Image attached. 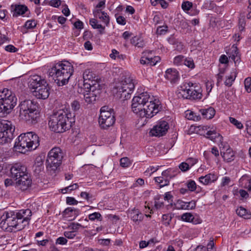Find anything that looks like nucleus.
Here are the masks:
<instances>
[{"label": "nucleus", "mask_w": 251, "mask_h": 251, "mask_svg": "<svg viewBox=\"0 0 251 251\" xmlns=\"http://www.w3.org/2000/svg\"><path fill=\"white\" fill-rule=\"evenodd\" d=\"M218 178L216 175L213 174H209L205 176H201L199 178V181L201 183L204 185H207L209 183L216 181Z\"/></svg>", "instance_id": "c85d7f7f"}, {"label": "nucleus", "mask_w": 251, "mask_h": 251, "mask_svg": "<svg viewBox=\"0 0 251 251\" xmlns=\"http://www.w3.org/2000/svg\"><path fill=\"white\" fill-rule=\"evenodd\" d=\"M135 86V80L129 73L121 74L119 80L115 82L112 90L114 96L118 99L126 100L130 98Z\"/></svg>", "instance_id": "20e7f679"}, {"label": "nucleus", "mask_w": 251, "mask_h": 251, "mask_svg": "<svg viewBox=\"0 0 251 251\" xmlns=\"http://www.w3.org/2000/svg\"><path fill=\"white\" fill-rule=\"evenodd\" d=\"M10 173L11 177L15 180H17L22 176L23 177V176H24L28 174L25 166L18 163L14 164L11 167Z\"/></svg>", "instance_id": "2eb2a0df"}, {"label": "nucleus", "mask_w": 251, "mask_h": 251, "mask_svg": "<svg viewBox=\"0 0 251 251\" xmlns=\"http://www.w3.org/2000/svg\"><path fill=\"white\" fill-rule=\"evenodd\" d=\"M205 137L214 142H222L223 140V137L215 130L207 131Z\"/></svg>", "instance_id": "cd10ccee"}, {"label": "nucleus", "mask_w": 251, "mask_h": 251, "mask_svg": "<svg viewBox=\"0 0 251 251\" xmlns=\"http://www.w3.org/2000/svg\"><path fill=\"white\" fill-rule=\"evenodd\" d=\"M108 107L103 106L100 110V115L99 118V123L100 127L107 129L113 126L115 122V117L113 110H108Z\"/></svg>", "instance_id": "9d476101"}, {"label": "nucleus", "mask_w": 251, "mask_h": 251, "mask_svg": "<svg viewBox=\"0 0 251 251\" xmlns=\"http://www.w3.org/2000/svg\"><path fill=\"white\" fill-rule=\"evenodd\" d=\"M131 43L135 47L142 48L145 46V43L143 38L138 36H134L131 39Z\"/></svg>", "instance_id": "e433bc0d"}, {"label": "nucleus", "mask_w": 251, "mask_h": 251, "mask_svg": "<svg viewBox=\"0 0 251 251\" xmlns=\"http://www.w3.org/2000/svg\"><path fill=\"white\" fill-rule=\"evenodd\" d=\"M67 243V240L63 237H60L56 239V244L60 245H65Z\"/></svg>", "instance_id": "0e129e2a"}, {"label": "nucleus", "mask_w": 251, "mask_h": 251, "mask_svg": "<svg viewBox=\"0 0 251 251\" xmlns=\"http://www.w3.org/2000/svg\"><path fill=\"white\" fill-rule=\"evenodd\" d=\"M94 16L96 18H99L106 25L109 24V18L107 14L101 9H95L93 12Z\"/></svg>", "instance_id": "a878e982"}, {"label": "nucleus", "mask_w": 251, "mask_h": 251, "mask_svg": "<svg viewBox=\"0 0 251 251\" xmlns=\"http://www.w3.org/2000/svg\"><path fill=\"white\" fill-rule=\"evenodd\" d=\"M116 18V21L118 24L121 25H125L126 24V19L122 16H117L115 15Z\"/></svg>", "instance_id": "13d9d810"}, {"label": "nucleus", "mask_w": 251, "mask_h": 251, "mask_svg": "<svg viewBox=\"0 0 251 251\" xmlns=\"http://www.w3.org/2000/svg\"><path fill=\"white\" fill-rule=\"evenodd\" d=\"M169 128L168 123L165 121H162L154 126L150 133L153 136H162L167 133Z\"/></svg>", "instance_id": "4468645a"}, {"label": "nucleus", "mask_w": 251, "mask_h": 251, "mask_svg": "<svg viewBox=\"0 0 251 251\" xmlns=\"http://www.w3.org/2000/svg\"><path fill=\"white\" fill-rule=\"evenodd\" d=\"M187 186L190 191H194L197 188L196 183L193 180H189L186 183Z\"/></svg>", "instance_id": "de8ad7c7"}, {"label": "nucleus", "mask_w": 251, "mask_h": 251, "mask_svg": "<svg viewBox=\"0 0 251 251\" xmlns=\"http://www.w3.org/2000/svg\"><path fill=\"white\" fill-rule=\"evenodd\" d=\"M130 164V161L127 157H123L120 159V165L124 168L128 167Z\"/></svg>", "instance_id": "49530a36"}, {"label": "nucleus", "mask_w": 251, "mask_h": 251, "mask_svg": "<svg viewBox=\"0 0 251 251\" xmlns=\"http://www.w3.org/2000/svg\"><path fill=\"white\" fill-rule=\"evenodd\" d=\"M161 108L162 106L160 102L156 100H153V98L151 97V100L149 101L139 115L142 118H151L158 113Z\"/></svg>", "instance_id": "f8f14e48"}, {"label": "nucleus", "mask_w": 251, "mask_h": 251, "mask_svg": "<svg viewBox=\"0 0 251 251\" xmlns=\"http://www.w3.org/2000/svg\"><path fill=\"white\" fill-rule=\"evenodd\" d=\"M172 217L171 214H166L162 215V222L166 226L170 225V222L172 220Z\"/></svg>", "instance_id": "37998d69"}, {"label": "nucleus", "mask_w": 251, "mask_h": 251, "mask_svg": "<svg viewBox=\"0 0 251 251\" xmlns=\"http://www.w3.org/2000/svg\"><path fill=\"white\" fill-rule=\"evenodd\" d=\"M181 220L187 222H191L193 224H199L201 223V220L197 216H194L191 213H185L181 215Z\"/></svg>", "instance_id": "b1692460"}, {"label": "nucleus", "mask_w": 251, "mask_h": 251, "mask_svg": "<svg viewBox=\"0 0 251 251\" xmlns=\"http://www.w3.org/2000/svg\"><path fill=\"white\" fill-rule=\"evenodd\" d=\"M185 57L179 55L176 56L174 59V64L176 66H182L185 62Z\"/></svg>", "instance_id": "a19ab883"}, {"label": "nucleus", "mask_w": 251, "mask_h": 251, "mask_svg": "<svg viewBox=\"0 0 251 251\" xmlns=\"http://www.w3.org/2000/svg\"><path fill=\"white\" fill-rule=\"evenodd\" d=\"M128 215L137 224H139L143 219L142 213L137 209L134 208L129 211Z\"/></svg>", "instance_id": "5701e85b"}, {"label": "nucleus", "mask_w": 251, "mask_h": 251, "mask_svg": "<svg viewBox=\"0 0 251 251\" xmlns=\"http://www.w3.org/2000/svg\"><path fill=\"white\" fill-rule=\"evenodd\" d=\"M186 162L189 165V167L191 168L197 163V160L193 158H189L186 160Z\"/></svg>", "instance_id": "052dcab7"}, {"label": "nucleus", "mask_w": 251, "mask_h": 251, "mask_svg": "<svg viewBox=\"0 0 251 251\" xmlns=\"http://www.w3.org/2000/svg\"><path fill=\"white\" fill-rule=\"evenodd\" d=\"M5 50L10 52H15L17 51V49L12 45H9L5 47Z\"/></svg>", "instance_id": "680f3d73"}, {"label": "nucleus", "mask_w": 251, "mask_h": 251, "mask_svg": "<svg viewBox=\"0 0 251 251\" xmlns=\"http://www.w3.org/2000/svg\"><path fill=\"white\" fill-rule=\"evenodd\" d=\"M89 219L91 221H94L95 220H98L99 221L102 220V217L101 214L99 212H94L90 214L88 216Z\"/></svg>", "instance_id": "c03bdc74"}, {"label": "nucleus", "mask_w": 251, "mask_h": 251, "mask_svg": "<svg viewBox=\"0 0 251 251\" xmlns=\"http://www.w3.org/2000/svg\"><path fill=\"white\" fill-rule=\"evenodd\" d=\"M152 52V50H146L143 52L144 56L141 57L140 60L141 64L154 66L160 60V57L158 56H151V55Z\"/></svg>", "instance_id": "dca6fc26"}, {"label": "nucleus", "mask_w": 251, "mask_h": 251, "mask_svg": "<svg viewBox=\"0 0 251 251\" xmlns=\"http://www.w3.org/2000/svg\"><path fill=\"white\" fill-rule=\"evenodd\" d=\"M151 97L147 92H143L134 97L132 100L131 108L133 112L139 114L144 107L151 100Z\"/></svg>", "instance_id": "ddd939ff"}, {"label": "nucleus", "mask_w": 251, "mask_h": 251, "mask_svg": "<svg viewBox=\"0 0 251 251\" xmlns=\"http://www.w3.org/2000/svg\"><path fill=\"white\" fill-rule=\"evenodd\" d=\"M168 27L167 26H159L157 28V32L160 34H164L167 31Z\"/></svg>", "instance_id": "774afa93"}, {"label": "nucleus", "mask_w": 251, "mask_h": 251, "mask_svg": "<svg viewBox=\"0 0 251 251\" xmlns=\"http://www.w3.org/2000/svg\"><path fill=\"white\" fill-rule=\"evenodd\" d=\"M229 121L231 123L235 125L238 128L241 129L243 128V125L242 123L234 118L230 117Z\"/></svg>", "instance_id": "864d4df0"}, {"label": "nucleus", "mask_w": 251, "mask_h": 251, "mask_svg": "<svg viewBox=\"0 0 251 251\" xmlns=\"http://www.w3.org/2000/svg\"><path fill=\"white\" fill-rule=\"evenodd\" d=\"M193 6V3L189 1H184L182 3L181 7L184 11H189Z\"/></svg>", "instance_id": "8fccbe9b"}, {"label": "nucleus", "mask_w": 251, "mask_h": 251, "mask_svg": "<svg viewBox=\"0 0 251 251\" xmlns=\"http://www.w3.org/2000/svg\"><path fill=\"white\" fill-rule=\"evenodd\" d=\"M196 205V203L194 201L190 202H184L179 200L176 204V207L177 209L189 210L194 209Z\"/></svg>", "instance_id": "bb28decb"}, {"label": "nucleus", "mask_w": 251, "mask_h": 251, "mask_svg": "<svg viewBox=\"0 0 251 251\" xmlns=\"http://www.w3.org/2000/svg\"><path fill=\"white\" fill-rule=\"evenodd\" d=\"M165 77L171 82L175 83L179 79V74L176 69L170 68L166 70Z\"/></svg>", "instance_id": "393cba45"}, {"label": "nucleus", "mask_w": 251, "mask_h": 251, "mask_svg": "<svg viewBox=\"0 0 251 251\" xmlns=\"http://www.w3.org/2000/svg\"><path fill=\"white\" fill-rule=\"evenodd\" d=\"M154 179L156 182L159 184L160 188L168 185L170 182L169 179L164 177L163 176L155 177Z\"/></svg>", "instance_id": "4c0bfd02"}, {"label": "nucleus", "mask_w": 251, "mask_h": 251, "mask_svg": "<svg viewBox=\"0 0 251 251\" xmlns=\"http://www.w3.org/2000/svg\"><path fill=\"white\" fill-rule=\"evenodd\" d=\"M237 73L235 69H232L230 74L226 76V79L225 81V84L227 87H230L233 82L234 81L236 76Z\"/></svg>", "instance_id": "7c9ffc66"}, {"label": "nucleus", "mask_w": 251, "mask_h": 251, "mask_svg": "<svg viewBox=\"0 0 251 251\" xmlns=\"http://www.w3.org/2000/svg\"><path fill=\"white\" fill-rule=\"evenodd\" d=\"M16 185L17 187L23 191L26 190L30 187L32 183V180L28 174H26L23 177L15 180Z\"/></svg>", "instance_id": "aec40b11"}, {"label": "nucleus", "mask_w": 251, "mask_h": 251, "mask_svg": "<svg viewBox=\"0 0 251 251\" xmlns=\"http://www.w3.org/2000/svg\"><path fill=\"white\" fill-rule=\"evenodd\" d=\"M66 202L70 205H75L77 203V201L73 197H67L66 199Z\"/></svg>", "instance_id": "e2e57ef3"}, {"label": "nucleus", "mask_w": 251, "mask_h": 251, "mask_svg": "<svg viewBox=\"0 0 251 251\" xmlns=\"http://www.w3.org/2000/svg\"><path fill=\"white\" fill-rule=\"evenodd\" d=\"M95 86H91V84H89V89L88 93L84 94V99L85 101L88 103H92L96 100V98L99 96L100 90H95Z\"/></svg>", "instance_id": "a211bd4d"}, {"label": "nucleus", "mask_w": 251, "mask_h": 251, "mask_svg": "<svg viewBox=\"0 0 251 251\" xmlns=\"http://www.w3.org/2000/svg\"><path fill=\"white\" fill-rule=\"evenodd\" d=\"M202 90L196 83L185 82L180 86L177 96L179 98L198 100L202 98Z\"/></svg>", "instance_id": "0eeeda50"}, {"label": "nucleus", "mask_w": 251, "mask_h": 251, "mask_svg": "<svg viewBox=\"0 0 251 251\" xmlns=\"http://www.w3.org/2000/svg\"><path fill=\"white\" fill-rule=\"evenodd\" d=\"M236 213L238 216L245 219H250L251 218V213L248 212L246 209L242 206H240L236 209Z\"/></svg>", "instance_id": "72a5a7b5"}, {"label": "nucleus", "mask_w": 251, "mask_h": 251, "mask_svg": "<svg viewBox=\"0 0 251 251\" xmlns=\"http://www.w3.org/2000/svg\"><path fill=\"white\" fill-rule=\"evenodd\" d=\"M185 117L188 120L196 121H199L201 119L200 115H197L195 113L190 110H187L185 112Z\"/></svg>", "instance_id": "ea45409f"}, {"label": "nucleus", "mask_w": 251, "mask_h": 251, "mask_svg": "<svg viewBox=\"0 0 251 251\" xmlns=\"http://www.w3.org/2000/svg\"><path fill=\"white\" fill-rule=\"evenodd\" d=\"M48 72L49 76L51 77L58 86H63L68 83L73 75L74 67L71 63L64 61L54 64L48 70Z\"/></svg>", "instance_id": "7ed1b4c3"}, {"label": "nucleus", "mask_w": 251, "mask_h": 251, "mask_svg": "<svg viewBox=\"0 0 251 251\" xmlns=\"http://www.w3.org/2000/svg\"><path fill=\"white\" fill-rule=\"evenodd\" d=\"M245 87L247 92H251V77H247L244 81Z\"/></svg>", "instance_id": "09e8293b"}, {"label": "nucleus", "mask_w": 251, "mask_h": 251, "mask_svg": "<svg viewBox=\"0 0 251 251\" xmlns=\"http://www.w3.org/2000/svg\"><path fill=\"white\" fill-rule=\"evenodd\" d=\"M69 227L76 232L79 228L81 227L82 228H84L85 226H84L78 223H73L69 226Z\"/></svg>", "instance_id": "3c124183"}, {"label": "nucleus", "mask_w": 251, "mask_h": 251, "mask_svg": "<svg viewBox=\"0 0 251 251\" xmlns=\"http://www.w3.org/2000/svg\"><path fill=\"white\" fill-rule=\"evenodd\" d=\"M74 115L66 111L60 109L50 117L49 126L50 129L57 133H62L69 130L75 123Z\"/></svg>", "instance_id": "f03ea898"}, {"label": "nucleus", "mask_w": 251, "mask_h": 251, "mask_svg": "<svg viewBox=\"0 0 251 251\" xmlns=\"http://www.w3.org/2000/svg\"><path fill=\"white\" fill-rule=\"evenodd\" d=\"M45 79L38 75H33L30 76L28 79V86L30 89L36 90L40 86L47 84Z\"/></svg>", "instance_id": "f3484780"}, {"label": "nucleus", "mask_w": 251, "mask_h": 251, "mask_svg": "<svg viewBox=\"0 0 251 251\" xmlns=\"http://www.w3.org/2000/svg\"><path fill=\"white\" fill-rule=\"evenodd\" d=\"M64 153L58 147L52 148L48 153L46 160L47 168L51 174L55 173L61 165Z\"/></svg>", "instance_id": "1a4fd4ad"}, {"label": "nucleus", "mask_w": 251, "mask_h": 251, "mask_svg": "<svg viewBox=\"0 0 251 251\" xmlns=\"http://www.w3.org/2000/svg\"><path fill=\"white\" fill-rule=\"evenodd\" d=\"M225 74L224 70H220L219 74L217 75V85L219 86V84L221 82H222L223 80V78L224 77V75Z\"/></svg>", "instance_id": "6e6d98bb"}, {"label": "nucleus", "mask_w": 251, "mask_h": 251, "mask_svg": "<svg viewBox=\"0 0 251 251\" xmlns=\"http://www.w3.org/2000/svg\"><path fill=\"white\" fill-rule=\"evenodd\" d=\"M27 7L25 5H16L13 11V16L14 17H17L19 15H23L27 11Z\"/></svg>", "instance_id": "473e14b6"}, {"label": "nucleus", "mask_w": 251, "mask_h": 251, "mask_svg": "<svg viewBox=\"0 0 251 251\" xmlns=\"http://www.w3.org/2000/svg\"><path fill=\"white\" fill-rule=\"evenodd\" d=\"M31 215V211L29 209L5 212L0 217V227L7 231H12L13 228L22 230L28 224Z\"/></svg>", "instance_id": "f257e3e1"}, {"label": "nucleus", "mask_w": 251, "mask_h": 251, "mask_svg": "<svg viewBox=\"0 0 251 251\" xmlns=\"http://www.w3.org/2000/svg\"><path fill=\"white\" fill-rule=\"evenodd\" d=\"M64 235L68 239H73L75 236L76 233L73 230L72 231H66L64 232Z\"/></svg>", "instance_id": "5fc2aeb1"}, {"label": "nucleus", "mask_w": 251, "mask_h": 251, "mask_svg": "<svg viewBox=\"0 0 251 251\" xmlns=\"http://www.w3.org/2000/svg\"><path fill=\"white\" fill-rule=\"evenodd\" d=\"M39 146V138L33 132L21 134L17 138L14 148L15 151L25 153L26 151L34 150Z\"/></svg>", "instance_id": "423d86ee"}, {"label": "nucleus", "mask_w": 251, "mask_h": 251, "mask_svg": "<svg viewBox=\"0 0 251 251\" xmlns=\"http://www.w3.org/2000/svg\"><path fill=\"white\" fill-rule=\"evenodd\" d=\"M89 23L93 28L99 29V32L100 34H103L104 33L105 27L101 24H99L97 20L95 19H90Z\"/></svg>", "instance_id": "c9c22d12"}, {"label": "nucleus", "mask_w": 251, "mask_h": 251, "mask_svg": "<svg viewBox=\"0 0 251 251\" xmlns=\"http://www.w3.org/2000/svg\"><path fill=\"white\" fill-rule=\"evenodd\" d=\"M71 107L72 109L75 111L79 109L80 104L78 101L75 100L72 103Z\"/></svg>", "instance_id": "69168bd1"}, {"label": "nucleus", "mask_w": 251, "mask_h": 251, "mask_svg": "<svg viewBox=\"0 0 251 251\" xmlns=\"http://www.w3.org/2000/svg\"><path fill=\"white\" fill-rule=\"evenodd\" d=\"M171 171V169H167L162 173V176H163L164 177H166L167 179H169L170 180V179L172 178V176L170 174Z\"/></svg>", "instance_id": "bf43d9fd"}, {"label": "nucleus", "mask_w": 251, "mask_h": 251, "mask_svg": "<svg viewBox=\"0 0 251 251\" xmlns=\"http://www.w3.org/2000/svg\"><path fill=\"white\" fill-rule=\"evenodd\" d=\"M79 210L72 207H68L65 209L63 212V217L68 221L75 220L79 215Z\"/></svg>", "instance_id": "4be33fe9"}, {"label": "nucleus", "mask_w": 251, "mask_h": 251, "mask_svg": "<svg viewBox=\"0 0 251 251\" xmlns=\"http://www.w3.org/2000/svg\"><path fill=\"white\" fill-rule=\"evenodd\" d=\"M78 188V185L77 183H74L72 185H71L64 189L61 190V192L62 193L65 194L67 192V190L69 189L70 191H72L75 190Z\"/></svg>", "instance_id": "603ef678"}, {"label": "nucleus", "mask_w": 251, "mask_h": 251, "mask_svg": "<svg viewBox=\"0 0 251 251\" xmlns=\"http://www.w3.org/2000/svg\"><path fill=\"white\" fill-rule=\"evenodd\" d=\"M221 153L224 159L227 162H230L234 160V153L230 148L227 149L223 153L222 152Z\"/></svg>", "instance_id": "f704fd0d"}, {"label": "nucleus", "mask_w": 251, "mask_h": 251, "mask_svg": "<svg viewBox=\"0 0 251 251\" xmlns=\"http://www.w3.org/2000/svg\"><path fill=\"white\" fill-rule=\"evenodd\" d=\"M179 168L182 172H186L189 170L190 168L186 162H183L179 164Z\"/></svg>", "instance_id": "4d7b16f0"}, {"label": "nucleus", "mask_w": 251, "mask_h": 251, "mask_svg": "<svg viewBox=\"0 0 251 251\" xmlns=\"http://www.w3.org/2000/svg\"><path fill=\"white\" fill-rule=\"evenodd\" d=\"M219 61L222 64H226L228 62V59L226 55L223 54L220 56Z\"/></svg>", "instance_id": "338daca9"}, {"label": "nucleus", "mask_w": 251, "mask_h": 251, "mask_svg": "<svg viewBox=\"0 0 251 251\" xmlns=\"http://www.w3.org/2000/svg\"><path fill=\"white\" fill-rule=\"evenodd\" d=\"M183 65L187 66L190 69H193L195 67L193 59L190 57H185V62L183 63Z\"/></svg>", "instance_id": "79ce46f5"}, {"label": "nucleus", "mask_w": 251, "mask_h": 251, "mask_svg": "<svg viewBox=\"0 0 251 251\" xmlns=\"http://www.w3.org/2000/svg\"><path fill=\"white\" fill-rule=\"evenodd\" d=\"M37 25V22L34 20L27 21L25 24V27L27 29H32L34 28Z\"/></svg>", "instance_id": "a18cd8bd"}, {"label": "nucleus", "mask_w": 251, "mask_h": 251, "mask_svg": "<svg viewBox=\"0 0 251 251\" xmlns=\"http://www.w3.org/2000/svg\"><path fill=\"white\" fill-rule=\"evenodd\" d=\"M50 87L48 83L40 86L36 90L32 91L34 96L38 99L45 100L47 99L50 95Z\"/></svg>", "instance_id": "6ab92c4d"}, {"label": "nucleus", "mask_w": 251, "mask_h": 251, "mask_svg": "<svg viewBox=\"0 0 251 251\" xmlns=\"http://www.w3.org/2000/svg\"><path fill=\"white\" fill-rule=\"evenodd\" d=\"M95 75L89 69L86 70L83 74V78L84 81V86L85 88H88L89 84L91 86H95Z\"/></svg>", "instance_id": "412c9836"}, {"label": "nucleus", "mask_w": 251, "mask_h": 251, "mask_svg": "<svg viewBox=\"0 0 251 251\" xmlns=\"http://www.w3.org/2000/svg\"><path fill=\"white\" fill-rule=\"evenodd\" d=\"M229 58H231L235 64L240 59V55L239 54L238 49L235 45H233L231 47Z\"/></svg>", "instance_id": "2f4dec72"}, {"label": "nucleus", "mask_w": 251, "mask_h": 251, "mask_svg": "<svg viewBox=\"0 0 251 251\" xmlns=\"http://www.w3.org/2000/svg\"><path fill=\"white\" fill-rule=\"evenodd\" d=\"M200 112L203 117L207 119H212L215 114V110L212 107H209L207 108L201 109L200 110Z\"/></svg>", "instance_id": "c756f323"}, {"label": "nucleus", "mask_w": 251, "mask_h": 251, "mask_svg": "<svg viewBox=\"0 0 251 251\" xmlns=\"http://www.w3.org/2000/svg\"><path fill=\"white\" fill-rule=\"evenodd\" d=\"M17 99L11 91L4 89L0 92V114H7L16 105Z\"/></svg>", "instance_id": "6e6552de"}, {"label": "nucleus", "mask_w": 251, "mask_h": 251, "mask_svg": "<svg viewBox=\"0 0 251 251\" xmlns=\"http://www.w3.org/2000/svg\"><path fill=\"white\" fill-rule=\"evenodd\" d=\"M33 167L34 168V171L36 173H39L43 170V162L41 157L36 158Z\"/></svg>", "instance_id": "58836bf2"}, {"label": "nucleus", "mask_w": 251, "mask_h": 251, "mask_svg": "<svg viewBox=\"0 0 251 251\" xmlns=\"http://www.w3.org/2000/svg\"><path fill=\"white\" fill-rule=\"evenodd\" d=\"M15 128L10 121H0V143L5 144L10 141L13 137Z\"/></svg>", "instance_id": "9b49d317"}, {"label": "nucleus", "mask_w": 251, "mask_h": 251, "mask_svg": "<svg viewBox=\"0 0 251 251\" xmlns=\"http://www.w3.org/2000/svg\"><path fill=\"white\" fill-rule=\"evenodd\" d=\"M19 107V117L21 120L29 124H34L37 122L40 112L39 106L36 101L26 100L21 102Z\"/></svg>", "instance_id": "39448f33"}]
</instances>
